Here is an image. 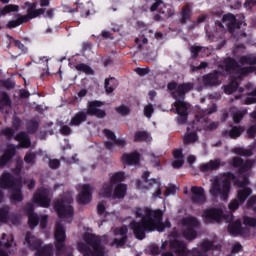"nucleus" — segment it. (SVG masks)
I'll return each instance as SVG.
<instances>
[{"instance_id":"nucleus-1","label":"nucleus","mask_w":256,"mask_h":256,"mask_svg":"<svg viewBox=\"0 0 256 256\" xmlns=\"http://www.w3.org/2000/svg\"><path fill=\"white\" fill-rule=\"evenodd\" d=\"M133 213L137 219H141V222L131 223L136 239H145V231H165L163 211L136 207Z\"/></svg>"},{"instance_id":"nucleus-2","label":"nucleus","mask_w":256,"mask_h":256,"mask_svg":"<svg viewBox=\"0 0 256 256\" xmlns=\"http://www.w3.org/2000/svg\"><path fill=\"white\" fill-rule=\"evenodd\" d=\"M231 165L239 169V173L243 178V181L237 182V185L240 187V189L237 190L236 198H234L228 205L230 211H237L239 206L243 205L251 193H253V190L247 187V185H249V175H251V168L253 165H255V161L246 160L244 162L243 159L234 157L231 161Z\"/></svg>"},{"instance_id":"nucleus-3","label":"nucleus","mask_w":256,"mask_h":256,"mask_svg":"<svg viewBox=\"0 0 256 256\" xmlns=\"http://www.w3.org/2000/svg\"><path fill=\"white\" fill-rule=\"evenodd\" d=\"M169 91H172V97L176 100L173 103V106L176 109V113L180 115L179 123H185L187 121V111H189V103L182 101L181 99H185V93L191 91L193 89V84L186 83L177 85V83L172 82L168 84Z\"/></svg>"},{"instance_id":"nucleus-4","label":"nucleus","mask_w":256,"mask_h":256,"mask_svg":"<svg viewBox=\"0 0 256 256\" xmlns=\"http://www.w3.org/2000/svg\"><path fill=\"white\" fill-rule=\"evenodd\" d=\"M235 174L228 172L224 174H220L211 181L210 194L213 197H220L223 201H227L229 197V193H231V181H234Z\"/></svg>"},{"instance_id":"nucleus-5","label":"nucleus","mask_w":256,"mask_h":256,"mask_svg":"<svg viewBox=\"0 0 256 256\" xmlns=\"http://www.w3.org/2000/svg\"><path fill=\"white\" fill-rule=\"evenodd\" d=\"M0 189H10L11 201H23V195H21V179L15 180L9 172H4L0 176Z\"/></svg>"},{"instance_id":"nucleus-6","label":"nucleus","mask_w":256,"mask_h":256,"mask_svg":"<svg viewBox=\"0 0 256 256\" xmlns=\"http://www.w3.org/2000/svg\"><path fill=\"white\" fill-rule=\"evenodd\" d=\"M170 245L172 249H175V252L179 256H205V253H207V251H211V249L215 248V246H213V243L209 241H204L201 243V251L197 250V248H194L192 251H187L185 243L179 240L171 242Z\"/></svg>"},{"instance_id":"nucleus-7","label":"nucleus","mask_w":256,"mask_h":256,"mask_svg":"<svg viewBox=\"0 0 256 256\" xmlns=\"http://www.w3.org/2000/svg\"><path fill=\"white\" fill-rule=\"evenodd\" d=\"M25 7L27 9V15L20 16L17 20H12L8 22L9 29H14V27H19L23 23H27L30 19H37L41 15H45V8H38L37 3L26 2Z\"/></svg>"},{"instance_id":"nucleus-8","label":"nucleus","mask_w":256,"mask_h":256,"mask_svg":"<svg viewBox=\"0 0 256 256\" xmlns=\"http://www.w3.org/2000/svg\"><path fill=\"white\" fill-rule=\"evenodd\" d=\"M71 203H73V198L71 197V194L68 193L54 204L58 217H60V219H66L68 223H71V219H73V207L71 206Z\"/></svg>"},{"instance_id":"nucleus-9","label":"nucleus","mask_w":256,"mask_h":256,"mask_svg":"<svg viewBox=\"0 0 256 256\" xmlns=\"http://www.w3.org/2000/svg\"><path fill=\"white\" fill-rule=\"evenodd\" d=\"M41 240L37 239L33 234L27 232L24 245H27L32 251H36L38 256H53V246H41Z\"/></svg>"},{"instance_id":"nucleus-10","label":"nucleus","mask_w":256,"mask_h":256,"mask_svg":"<svg viewBox=\"0 0 256 256\" xmlns=\"http://www.w3.org/2000/svg\"><path fill=\"white\" fill-rule=\"evenodd\" d=\"M106 236L102 238L99 236H95L91 233H85L83 235V240L87 245H90L92 250L90 251L91 256H105V247L103 246V241H105Z\"/></svg>"},{"instance_id":"nucleus-11","label":"nucleus","mask_w":256,"mask_h":256,"mask_svg":"<svg viewBox=\"0 0 256 256\" xmlns=\"http://www.w3.org/2000/svg\"><path fill=\"white\" fill-rule=\"evenodd\" d=\"M199 225V220L193 216L183 218L182 229L185 239H188V241L195 239V237H197V232L195 229L199 228Z\"/></svg>"},{"instance_id":"nucleus-12","label":"nucleus","mask_w":256,"mask_h":256,"mask_svg":"<svg viewBox=\"0 0 256 256\" xmlns=\"http://www.w3.org/2000/svg\"><path fill=\"white\" fill-rule=\"evenodd\" d=\"M125 180V173L123 172H117L112 177L110 182L105 183L102 187V189L99 192V195L101 197H111L113 195V187L117 185L118 183H121V181Z\"/></svg>"},{"instance_id":"nucleus-13","label":"nucleus","mask_w":256,"mask_h":256,"mask_svg":"<svg viewBox=\"0 0 256 256\" xmlns=\"http://www.w3.org/2000/svg\"><path fill=\"white\" fill-rule=\"evenodd\" d=\"M34 203H37L40 207H49L51 203V198L49 197V190L47 189H38L34 194Z\"/></svg>"},{"instance_id":"nucleus-14","label":"nucleus","mask_w":256,"mask_h":256,"mask_svg":"<svg viewBox=\"0 0 256 256\" xmlns=\"http://www.w3.org/2000/svg\"><path fill=\"white\" fill-rule=\"evenodd\" d=\"M78 191H79V195H78L79 203H83L84 205H86V203H89L91 201V197H92L91 193H93V187L87 184L80 185L78 186Z\"/></svg>"},{"instance_id":"nucleus-15","label":"nucleus","mask_w":256,"mask_h":256,"mask_svg":"<svg viewBox=\"0 0 256 256\" xmlns=\"http://www.w3.org/2000/svg\"><path fill=\"white\" fill-rule=\"evenodd\" d=\"M65 237V228L58 222L55 229V245L57 251H62L63 247H65Z\"/></svg>"},{"instance_id":"nucleus-16","label":"nucleus","mask_w":256,"mask_h":256,"mask_svg":"<svg viewBox=\"0 0 256 256\" xmlns=\"http://www.w3.org/2000/svg\"><path fill=\"white\" fill-rule=\"evenodd\" d=\"M202 217L205 223H219L223 217V211L219 209L205 210Z\"/></svg>"},{"instance_id":"nucleus-17","label":"nucleus","mask_w":256,"mask_h":256,"mask_svg":"<svg viewBox=\"0 0 256 256\" xmlns=\"http://www.w3.org/2000/svg\"><path fill=\"white\" fill-rule=\"evenodd\" d=\"M191 201L192 203H197L198 205L205 203V201H207V197L205 196V189L199 186H192Z\"/></svg>"},{"instance_id":"nucleus-18","label":"nucleus","mask_w":256,"mask_h":256,"mask_svg":"<svg viewBox=\"0 0 256 256\" xmlns=\"http://www.w3.org/2000/svg\"><path fill=\"white\" fill-rule=\"evenodd\" d=\"M19 217L9 212V206H3L0 208V223H13L17 225L19 223Z\"/></svg>"},{"instance_id":"nucleus-19","label":"nucleus","mask_w":256,"mask_h":256,"mask_svg":"<svg viewBox=\"0 0 256 256\" xmlns=\"http://www.w3.org/2000/svg\"><path fill=\"white\" fill-rule=\"evenodd\" d=\"M104 134L108 139H110V141H113V143L112 142L105 143L106 149H113L114 145H117V147H125L127 145V142H125L124 139H117L115 137V133H113L110 130L105 129Z\"/></svg>"},{"instance_id":"nucleus-20","label":"nucleus","mask_w":256,"mask_h":256,"mask_svg":"<svg viewBox=\"0 0 256 256\" xmlns=\"http://www.w3.org/2000/svg\"><path fill=\"white\" fill-rule=\"evenodd\" d=\"M103 105L100 101H93L89 103L87 114L88 115H94L95 117H98L99 119H103L105 117L106 113L105 110L99 109Z\"/></svg>"},{"instance_id":"nucleus-21","label":"nucleus","mask_w":256,"mask_h":256,"mask_svg":"<svg viewBox=\"0 0 256 256\" xmlns=\"http://www.w3.org/2000/svg\"><path fill=\"white\" fill-rule=\"evenodd\" d=\"M157 9H159L162 15H164V17L166 18L171 17V15H173V10L167 8V6H165L163 1L161 0H156V2L150 7L151 11H157Z\"/></svg>"},{"instance_id":"nucleus-22","label":"nucleus","mask_w":256,"mask_h":256,"mask_svg":"<svg viewBox=\"0 0 256 256\" xmlns=\"http://www.w3.org/2000/svg\"><path fill=\"white\" fill-rule=\"evenodd\" d=\"M114 235H120V239H114V241L111 243V245H116L117 247H121V245L125 244V239H127V228L126 226L115 228L114 229Z\"/></svg>"},{"instance_id":"nucleus-23","label":"nucleus","mask_w":256,"mask_h":256,"mask_svg":"<svg viewBox=\"0 0 256 256\" xmlns=\"http://www.w3.org/2000/svg\"><path fill=\"white\" fill-rule=\"evenodd\" d=\"M222 77H223V73L214 72L212 74H208L204 76V83L206 85H221Z\"/></svg>"},{"instance_id":"nucleus-24","label":"nucleus","mask_w":256,"mask_h":256,"mask_svg":"<svg viewBox=\"0 0 256 256\" xmlns=\"http://www.w3.org/2000/svg\"><path fill=\"white\" fill-rule=\"evenodd\" d=\"M26 211H28V223L31 229L39 225V217L37 214L33 213V204L26 205Z\"/></svg>"},{"instance_id":"nucleus-25","label":"nucleus","mask_w":256,"mask_h":256,"mask_svg":"<svg viewBox=\"0 0 256 256\" xmlns=\"http://www.w3.org/2000/svg\"><path fill=\"white\" fill-rule=\"evenodd\" d=\"M15 156V146L9 145L4 152V154L0 158V167H5L7 163H9V160Z\"/></svg>"},{"instance_id":"nucleus-26","label":"nucleus","mask_w":256,"mask_h":256,"mask_svg":"<svg viewBox=\"0 0 256 256\" xmlns=\"http://www.w3.org/2000/svg\"><path fill=\"white\" fill-rule=\"evenodd\" d=\"M15 140L18 141L20 147L23 149H29L31 147V139H29V135L25 132H20L16 135Z\"/></svg>"},{"instance_id":"nucleus-27","label":"nucleus","mask_w":256,"mask_h":256,"mask_svg":"<svg viewBox=\"0 0 256 256\" xmlns=\"http://www.w3.org/2000/svg\"><path fill=\"white\" fill-rule=\"evenodd\" d=\"M221 167V160H210L208 163L202 164L200 166V170L203 171V173H208V171H215V169H219Z\"/></svg>"},{"instance_id":"nucleus-28","label":"nucleus","mask_w":256,"mask_h":256,"mask_svg":"<svg viewBox=\"0 0 256 256\" xmlns=\"http://www.w3.org/2000/svg\"><path fill=\"white\" fill-rule=\"evenodd\" d=\"M180 15H181L180 23L185 25V23H187V21L191 20V17L193 15V10L191 9V5H189V4L184 5L182 7Z\"/></svg>"},{"instance_id":"nucleus-29","label":"nucleus","mask_w":256,"mask_h":256,"mask_svg":"<svg viewBox=\"0 0 256 256\" xmlns=\"http://www.w3.org/2000/svg\"><path fill=\"white\" fill-rule=\"evenodd\" d=\"M0 245H4L6 249H10V253L15 251V241L13 235L10 234L7 236V234H3Z\"/></svg>"},{"instance_id":"nucleus-30","label":"nucleus","mask_w":256,"mask_h":256,"mask_svg":"<svg viewBox=\"0 0 256 256\" xmlns=\"http://www.w3.org/2000/svg\"><path fill=\"white\" fill-rule=\"evenodd\" d=\"M9 109H11L9 96L5 93L0 94V111H2V113H8Z\"/></svg>"},{"instance_id":"nucleus-31","label":"nucleus","mask_w":256,"mask_h":256,"mask_svg":"<svg viewBox=\"0 0 256 256\" xmlns=\"http://www.w3.org/2000/svg\"><path fill=\"white\" fill-rule=\"evenodd\" d=\"M84 121H87V113H85V112H78V113L75 114L74 117H72V119L70 121V125L72 127H77L81 123H83Z\"/></svg>"},{"instance_id":"nucleus-32","label":"nucleus","mask_w":256,"mask_h":256,"mask_svg":"<svg viewBox=\"0 0 256 256\" xmlns=\"http://www.w3.org/2000/svg\"><path fill=\"white\" fill-rule=\"evenodd\" d=\"M223 23L227 25L229 31L232 33L234 29L237 27L235 15L233 14H226L223 16Z\"/></svg>"},{"instance_id":"nucleus-33","label":"nucleus","mask_w":256,"mask_h":256,"mask_svg":"<svg viewBox=\"0 0 256 256\" xmlns=\"http://www.w3.org/2000/svg\"><path fill=\"white\" fill-rule=\"evenodd\" d=\"M173 157L175 161L172 163V166L174 169H179L180 167H183V164L185 161H183V152L181 150H175L173 152Z\"/></svg>"},{"instance_id":"nucleus-34","label":"nucleus","mask_w":256,"mask_h":256,"mask_svg":"<svg viewBox=\"0 0 256 256\" xmlns=\"http://www.w3.org/2000/svg\"><path fill=\"white\" fill-rule=\"evenodd\" d=\"M237 68H239V66L237 65V62H235V60L231 59V58H227L222 66V69L224 71L227 72H231V71H237Z\"/></svg>"},{"instance_id":"nucleus-35","label":"nucleus","mask_w":256,"mask_h":256,"mask_svg":"<svg viewBox=\"0 0 256 256\" xmlns=\"http://www.w3.org/2000/svg\"><path fill=\"white\" fill-rule=\"evenodd\" d=\"M123 161L124 163H127V165H137L139 163V154L138 153L124 154Z\"/></svg>"},{"instance_id":"nucleus-36","label":"nucleus","mask_w":256,"mask_h":256,"mask_svg":"<svg viewBox=\"0 0 256 256\" xmlns=\"http://www.w3.org/2000/svg\"><path fill=\"white\" fill-rule=\"evenodd\" d=\"M134 141H145L146 143H149V141H151V135L146 131H138L134 134Z\"/></svg>"},{"instance_id":"nucleus-37","label":"nucleus","mask_w":256,"mask_h":256,"mask_svg":"<svg viewBox=\"0 0 256 256\" xmlns=\"http://www.w3.org/2000/svg\"><path fill=\"white\" fill-rule=\"evenodd\" d=\"M125 193H127V186L125 184H118L114 190V197L121 199L125 197Z\"/></svg>"},{"instance_id":"nucleus-38","label":"nucleus","mask_w":256,"mask_h":256,"mask_svg":"<svg viewBox=\"0 0 256 256\" xmlns=\"http://www.w3.org/2000/svg\"><path fill=\"white\" fill-rule=\"evenodd\" d=\"M104 85H105L106 93H113V91H115V88L117 87V79L115 78L106 79Z\"/></svg>"},{"instance_id":"nucleus-39","label":"nucleus","mask_w":256,"mask_h":256,"mask_svg":"<svg viewBox=\"0 0 256 256\" xmlns=\"http://www.w3.org/2000/svg\"><path fill=\"white\" fill-rule=\"evenodd\" d=\"M237 72V76H234V79H237V77H243V75H247L248 73H253L255 71V68L253 66L250 67H245L242 69L236 68L234 71H230V73H235Z\"/></svg>"},{"instance_id":"nucleus-40","label":"nucleus","mask_w":256,"mask_h":256,"mask_svg":"<svg viewBox=\"0 0 256 256\" xmlns=\"http://www.w3.org/2000/svg\"><path fill=\"white\" fill-rule=\"evenodd\" d=\"M195 141H197V133L195 132H187L184 136H183V143L185 145H190V143H195Z\"/></svg>"},{"instance_id":"nucleus-41","label":"nucleus","mask_w":256,"mask_h":256,"mask_svg":"<svg viewBox=\"0 0 256 256\" xmlns=\"http://www.w3.org/2000/svg\"><path fill=\"white\" fill-rule=\"evenodd\" d=\"M228 231L229 233H231L232 235H239V233H241V221L237 220L236 222H234L233 224H231L228 227Z\"/></svg>"},{"instance_id":"nucleus-42","label":"nucleus","mask_w":256,"mask_h":256,"mask_svg":"<svg viewBox=\"0 0 256 256\" xmlns=\"http://www.w3.org/2000/svg\"><path fill=\"white\" fill-rule=\"evenodd\" d=\"M241 65H256V56L248 55L240 57Z\"/></svg>"},{"instance_id":"nucleus-43","label":"nucleus","mask_w":256,"mask_h":256,"mask_svg":"<svg viewBox=\"0 0 256 256\" xmlns=\"http://www.w3.org/2000/svg\"><path fill=\"white\" fill-rule=\"evenodd\" d=\"M15 11H19V6L13 4L6 5L0 9V17L1 15H7V13H13Z\"/></svg>"},{"instance_id":"nucleus-44","label":"nucleus","mask_w":256,"mask_h":256,"mask_svg":"<svg viewBox=\"0 0 256 256\" xmlns=\"http://www.w3.org/2000/svg\"><path fill=\"white\" fill-rule=\"evenodd\" d=\"M233 152L236 155H241L242 157H251V155H253V150L245 148H235Z\"/></svg>"},{"instance_id":"nucleus-45","label":"nucleus","mask_w":256,"mask_h":256,"mask_svg":"<svg viewBox=\"0 0 256 256\" xmlns=\"http://www.w3.org/2000/svg\"><path fill=\"white\" fill-rule=\"evenodd\" d=\"M244 131H245V129H244L243 127L234 126V127H232V129L230 130L229 136H230L232 139H237V137H240V136H241V133H243Z\"/></svg>"},{"instance_id":"nucleus-46","label":"nucleus","mask_w":256,"mask_h":256,"mask_svg":"<svg viewBox=\"0 0 256 256\" xmlns=\"http://www.w3.org/2000/svg\"><path fill=\"white\" fill-rule=\"evenodd\" d=\"M237 87H239L237 80H233L229 85L224 87V91L227 95H231V93H235V91H237Z\"/></svg>"},{"instance_id":"nucleus-47","label":"nucleus","mask_w":256,"mask_h":256,"mask_svg":"<svg viewBox=\"0 0 256 256\" xmlns=\"http://www.w3.org/2000/svg\"><path fill=\"white\" fill-rule=\"evenodd\" d=\"M77 71H82V73H86V75H93V70L87 64H78L76 66Z\"/></svg>"},{"instance_id":"nucleus-48","label":"nucleus","mask_w":256,"mask_h":256,"mask_svg":"<svg viewBox=\"0 0 256 256\" xmlns=\"http://www.w3.org/2000/svg\"><path fill=\"white\" fill-rule=\"evenodd\" d=\"M247 113L246 110H239L235 113H233V121L234 123H239L241 119H243V116Z\"/></svg>"},{"instance_id":"nucleus-49","label":"nucleus","mask_w":256,"mask_h":256,"mask_svg":"<svg viewBox=\"0 0 256 256\" xmlns=\"http://www.w3.org/2000/svg\"><path fill=\"white\" fill-rule=\"evenodd\" d=\"M24 161L28 165H33L35 163V153H33V152L26 153V155L24 157Z\"/></svg>"},{"instance_id":"nucleus-50","label":"nucleus","mask_w":256,"mask_h":256,"mask_svg":"<svg viewBox=\"0 0 256 256\" xmlns=\"http://www.w3.org/2000/svg\"><path fill=\"white\" fill-rule=\"evenodd\" d=\"M77 249H78V251H80V253H84L85 255H87L89 253V247H87V244H85L83 242L77 243Z\"/></svg>"},{"instance_id":"nucleus-51","label":"nucleus","mask_w":256,"mask_h":256,"mask_svg":"<svg viewBox=\"0 0 256 256\" xmlns=\"http://www.w3.org/2000/svg\"><path fill=\"white\" fill-rule=\"evenodd\" d=\"M149 185H153L155 187V189H157V192L154 193V197H159V195H161V188H160V185H159V181L151 180Z\"/></svg>"},{"instance_id":"nucleus-52","label":"nucleus","mask_w":256,"mask_h":256,"mask_svg":"<svg viewBox=\"0 0 256 256\" xmlns=\"http://www.w3.org/2000/svg\"><path fill=\"white\" fill-rule=\"evenodd\" d=\"M117 113H119L120 115H129V108L127 106H119L116 108Z\"/></svg>"},{"instance_id":"nucleus-53","label":"nucleus","mask_w":256,"mask_h":256,"mask_svg":"<svg viewBox=\"0 0 256 256\" xmlns=\"http://www.w3.org/2000/svg\"><path fill=\"white\" fill-rule=\"evenodd\" d=\"M152 113H153V105L148 104L147 106H145V108H144L145 117H147L148 119H151Z\"/></svg>"},{"instance_id":"nucleus-54","label":"nucleus","mask_w":256,"mask_h":256,"mask_svg":"<svg viewBox=\"0 0 256 256\" xmlns=\"http://www.w3.org/2000/svg\"><path fill=\"white\" fill-rule=\"evenodd\" d=\"M201 47L200 46H192L190 48V52L192 53V57H194V59H197V56L199 55V53H201Z\"/></svg>"},{"instance_id":"nucleus-55","label":"nucleus","mask_w":256,"mask_h":256,"mask_svg":"<svg viewBox=\"0 0 256 256\" xmlns=\"http://www.w3.org/2000/svg\"><path fill=\"white\" fill-rule=\"evenodd\" d=\"M244 225H249L250 227H256V219L251 217H245Z\"/></svg>"},{"instance_id":"nucleus-56","label":"nucleus","mask_w":256,"mask_h":256,"mask_svg":"<svg viewBox=\"0 0 256 256\" xmlns=\"http://www.w3.org/2000/svg\"><path fill=\"white\" fill-rule=\"evenodd\" d=\"M59 165H61V162L58 159L49 160V167L51 169H59Z\"/></svg>"},{"instance_id":"nucleus-57","label":"nucleus","mask_w":256,"mask_h":256,"mask_svg":"<svg viewBox=\"0 0 256 256\" xmlns=\"http://www.w3.org/2000/svg\"><path fill=\"white\" fill-rule=\"evenodd\" d=\"M247 207H251L254 211L256 210V196H251L249 198L247 201Z\"/></svg>"},{"instance_id":"nucleus-58","label":"nucleus","mask_w":256,"mask_h":256,"mask_svg":"<svg viewBox=\"0 0 256 256\" xmlns=\"http://www.w3.org/2000/svg\"><path fill=\"white\" fill-rule=\"evenodd\" d=\"M14 133H15V131L11 128H6V129L2 130V135L7 137L8 139L13 137Z\"/></svg>"},{"instance_id":"nucleus-59","label":"nucleus","mask_w":256,"mask_h":256,"mask_svg":"<svg viewBox=\"0 0 256 256\" xmlns=\"http://www.w3.org/2000/svg\"><path fill=\"white\" fill-rule=\"evenodd\" d=\"M60 133L62 135H71V128L69 126H67V125H64L60 129Z\"/></svg>"},{"instance_id":"nucleus-60","label":"nucleus","mask_w":256,"mask_h":256,"mask_svg":"<svg viewBox=\"0 0 256 256\" xmlns=\"http://www.w3.org/2000/svg\"><path fill=\"white\" fill-rule=\"evenodd\" d=\"M97 211H98V214H99V215H103V213H105V203L100 202V203L97 205Z\"/></svg>"},{"instance_id":"nucleus-61","label":"nucleus","mask_w":256,"mask_h":256,"mask_svg":"<svg viewBox=\"0 0 256 256\" xmlns=\"http://www.w3.org/2000/svg\"><path fill=\"white\" fill-rule=\"evenodd\" d=\"M248 137H255L256 135V125L251 126L248 131Z\"/></svg>"},{"instance_id":"nucleus-62","label":"nucleus","mask_w":256,"mask_h":256,"mask_svg":"<svg viewBox=\"0 0 256 256\" xmlns=\"http://www.w3.org/2000/svg\"><path fill=\"white\" fill-rule=\"evenodd\" d=\"M40 227L42 229H45V227H47V215L41 216Z\"/></svg>"},{"instance_id":"nucleus-63","label":"nucleus","mask_w":256,"mask_h":256,"mask_svg":"<svg viewBox=\"0 0 256 256\" xmlns=\"http://www.w3.org/2000/svg\"><path fill=\"white\" fill-rule=\"evenodd\" d=\"M12 44L14 47H17L18 49H21V50L25 49V46L19 40H13Z\"/></svg>"},{"instance_id":"nucleus-64","label":"nucleus","mask_w":256,"mask_h":256,"mask_svg":"<svg viewBox=\"0 0 256 256\" xmlns=\"http://www.w3.org/2000/svg\"><path fill=\"white\" fill-rule=\"evenodd\" d=\"M239 251H241V244L239 243L234 244L232 247V253H239Z\"/></svg>"}]
</instances>
